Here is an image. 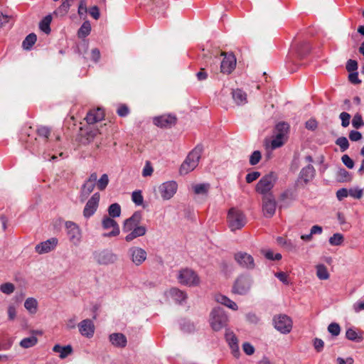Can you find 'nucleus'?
<instances>
[{"label":"nucleus","instance_id":"obj_9","mask_svg":"<svg viewBox=\"0 0 364 364\" xmlns=\"http://www.w3.org/2000/svg\"><path fill=\"white\" fill-rule=\"evenodd\" d=\"M252 281L247 276H240L235 281L232 292L235 294L243 295L248 292L251 287Z\"/></svg>","mask_w":364,"mask_h":364},{"label":"nucleus","instance_id":"obj_25","mask_svg":"<svg viewBox=\"0 0 364 364\" xmlns=\"http://www.w3.org/2000/svg\"><path fill=\"white\" fill-rule=\"evenodd\" d=\"M146 228L144 225H139L134 228L125 237L127 242H131L136 237L144 236L146 233Z\"/></svg>","mask_w":364,"mask_h":364},{"label":"nucleus","instance_id":"obj_37","mask_svg":"<svg viewBox=\"0 0 364 364\" xmlns=\"http://www.w3.org/2000/svg\"><path fill=\"white\" fill-rule=\"evenodd\" d=\"M24 307L29 313L33 314L37 311L38 301L33 297L28 298L24 302Z\"/></svg>","mask_w":364,"mask_h":364},{"label":"nucleus","instance_id":"obj_23","mask_svg":"<svg viewBox=\"0 0 364 364\" xmlns=\"http://www.w3.org/2000/svg\"><path fill=\"white\" fill-rule=\"evenodd\" d=\"M104 118V111L98 108L97 109L90 111L85 117V120L89 124H95L101 121Z\"/></svg>","mask_w":364,"mask_h":364},{"label":"nucleus","instance_id":"obj_61","mask_svg":"<svg viewBox=\"0 0 364 364\" xmlns=\"http://www.w3.org/2000/svg\"><path fill=\"white\" fill-rule=\"evenodd\" d=\"M37 132L40 136H43L47 139L50 134V130L47 127H41L38 129Z\"/></svg>","mask_w":364,"mask_h":364},{"label":"nucleus","instance_id":"obj_21","mask_svg":"<svg viewBox=\"0 0 364 364\" xmlns=\"http://www.w3.org/2000/svg\"><path fill=\"white\" fill-rule=\"evenodd\" d=\"M58 245V239L51 237L38 244L35 249L38 254H45L53 250Z\"/></svg>","mask_w":364,"mask_h":364},{"label":"nucleus","instance_id":"obj_48","mask_svg":"<svg viewBox=\"0 0 364 364\" xmlns=\"http://www.w3.org/2000/svg\"><path fill=\"white\" fill-rule=\"evenodd\" d=\"M262 253L264 255V257L269 260H279L282 259V255L279 253H277L274 255L273 252L270 250H262Z\"/></svg>","mask_w":364,"mask_h":364},{"label":"nucleus","instance_id":"obj_51","mask_svg":"<svg viewBox=\"0 0 364 364\" xmlns=\"http://www.w3.org/2000/svg\"><path fill=\"white\" fill-rule=\"evenodd\" d=\"M328 332L333 336H337L340 334L341 327L337 323H331L328 326Z\"/></svg>","mask_w":364,"mask_h":364},{"label":"nucleus","instance_id":"obj_47","mask_svg":"<svg viewBox=\"0 0 364 364\" xmlns=\"http://www.w3.org/2000/svg\"><path fill=\"white\" fill-rule=\"evenodd\" d=\"M352 126L355 129H360L364 126V122L360 114L356 113L352 119Z\"/></svg>","mask_w":364,"mask_h":364},{"label":"nucleus","instance_id":"obj_44","mask_svg":"<svg viewBox=\"0 0 364 364\" xmlns=\"http://www.w3.org/2000/svg\"><path fill=\"white\" fill-rule=\"evenodd\" d=\"M343 235L341 233H335L329 238V243L333 246L341 245L343 242Z\"/></svg>","mask_w":364,"mask_h":364},{"label":"nucleus","instance_id":"obj_41","mask_svg":"<svg viewBox=\"0 0 364 364\" xmlns=\"http://www.w3.org/2000/svg\"><path fill=\"white\" fill-rule=\"evenodd\" d=\"M316 275L318 278L321 280L328 279L329 278V274L327 268L323 264H318L316 266Z\"/></svg>","mask_w":364,"mask_h":364},{"label":"nucleus","instance_id":"obj_63","mask_svg":"<svg viewBox=\"0 0 364 364\" xmlns=\"http://www.w3.org/2000/svg\"><path fill=\"white\" fill-rule=\"evenodd\" d=\"M348 79L351 83L355 85H358L361 82V80L358 78V73L356 71L350 73L348 75Z\"/></svg>","mask_w":364,"mask_h":364},{"label":"nucleus","instance_id":"obj_57","mask_svg":"<svg viewBox=\"0 0 364 364\" xmlns=\"http://www.w3.org/2000/svg\"><path fill=\"white\" fill-rule=\"evenodd\" d=\"M259 176L260 173L259 171H252L247 174L245 179L247 183H250L257 180Z\"/></svg>","mask_w":364,"mask_h":364},{"label":"nucleus","instance_id":"obj_45","mask_svg":"<svg viewBox=\"0 0 364 364\" xmlns=\"http://www.w3.org/2000/svg\"><path fill=\"white\" fill-rule=\"evenodd\" d=\"M335 143L340 147V149L342 152L346 151L349 148L348 140L345 136L338 137L336 140Z\"/></svg>","mask_w":364,"mask_h":364},{"label":"nucleus","instance_id":"obj_6","mask_svg":"<svg viewBox=\"0 0 364 364\" xmlns=\"http://www.w3.org/2000/svg\"><path fill=\"white\" fill-rule=\"evenodd\" d=\"M92 255L95 261L100 265H109L114 264L118 259L116 254L107 249L96 250Z\"/></svg>","mask_w":364,"mask_h":364},{"label":"nucleus","instance_id":"obj_15","mask_svg":"<svg viewBox=\"0 0 364 364\" xmlns=\"http://www.w3.org/2000/svg\"><path fill=\"white\" fill-rule=\"evenodd\" d=\"M225 338L231 350L232 355L235 358H238L240 355V352L238 345V339L235 334L230 329H226Z\"/></svg>","mask_w":364,"mask_h":364},{"label":"nucleus","instance_id":"obj_19","mask_svg":"<svg viewBox=\"0 0 364 364\" xmlns=\"http://www.w3.org/2000/svg\"><path fill=\"white\" fill-rule=\"evenodd\" d=\"M235 259L243 268L253 269L255 262L253 257L246 252H238L235 255Z\"/></svg>","mask_w":364,"mask_h":364},{"label":"nucleus","instance_id":"obj_10","mask_svg":"<svg viewBox=\"0 0 364 364\" xmlns=\"http://www.w3.org/2000/svg\"><path fill=\"white\" fill-rule=\"evenodd\" d=\"M262 212L266 218H272L276 211L277 202L273 195L262 196Z\"/></svg>","mask_w":364,"mask_h":364},{"label":"nucleus","instance_id":"obj_62","mask_svg":"<svg viewBox=\"0 0 364 364\" xmlns=\"http://www.w3.org/2000/svg\"><path fill=\"white\" fill-rule=\"evenodd\" d=\"M349 139L352 141H358L362 139V134L358 131H350L349 133Z\"/></svg>","mask_w":364,"mask_h":364},{"label":"nucleus","instance_id":"obj_18","mask_svg":"<svg viewBox=\"0 0 364 364\" xmlns=\"http://www.w3.org/2000/svg\"><path fill=\"white\" fill-rule=\"evenodd\" d=\"M142 220V213L141 211H136L133 215L126 219L124 222L122 230L125 232L131 231L134 228L139 225Z\"/></svg>","mask_w":364,"mask_h":364},{"label":"nucleus","instance_id":"obj_55","mask_svg":"<svg viewBox=\"0 0 364 364\" xmlns=\"http://www.w3.org/2000/svg\"><path fill=\"white\" fill-rule=\"evenodd\" d=\"M87 1L86 0H80L79 6H78V10H77L78 15L80 17H82V16L85 15L87 14Z\"/></svg>","mask_w":364,"mask_h":364},{"label":"nucleus","instance_id":"obj_50","mask_svg":"<svg viewBox=\"0 0 364 364\" xmlns=\"http://www.w3.org/2000/svg\"><path fill=\"white\" fill-rule=\"evenodd\" d=\"M262 154L259 151H254L250 156V164L252 166L257 164L261 160Z\"/></svg>","mask_w":364,"mask_h":364},{"label":"nucleus","instance_id":"obj_29","mask_svg":"<svg viewBox=\"0 0 364 364\" xmlns=\"http://www.w3.org/2000/svg\"><path fill=\"white\" fill-rule=\"evenodd\" d=\"M53 350L55 353H59V357L61 359L65 358L73 352L72 346L70 345L65 346H61L59 344H56L53 346Z\"/></svg>","mask_w":364,"mask_h":364},{"label":"nucleus","instance_id":"obj_1","mask_svg":"<svg viewBox=\"0 0 364 364\" xmlns=\"http://www.w3.org/2000/svg\"><path fill=\"white\" fill-rule=\"evenodd\" d=\"M203 152V146L201 145L196 146L187 156L186 159L180 167V173L182 175L187 174L190 171L194 170L198 165L199 160Z\"/></svg>","mask_w":364,"mask_h":364},{"label":"nucleus","instance_id":"obj_17","mask_svg":"<svg viewBox=\"0 0 364 364\" xmlns=\"http://www.w3.org/2000/svg\"><path fill=\"white\" fill-rule=\"evenodd\" d=\"M177 119L175 115L164 114L154 118V124L161 128H170L175 125Z\"/></svg>","mask_w":364,"mask_h":364},{"label":"nucleus","instance_id":"obj_42","mask_svg":"<svg viewBox=\"0 0 364 364\" xmlns=\"http://www.w3.org/2000/svg\"><path fill=\"white\" fill-rule=\"evenodd\" d=\"M108 213L112 218H117L121 214V207L118 203H112L108 208Z\"/></svg>","mask_w":364,"mask_h":364},{"label":"nucleus","instance_id":"obj_60","mask_svg":"<svg viewBox=\"0 0 364 364\" xmlns=\"http://www.w3.org/2000/svg\"><path fill=\"white\" fill-rule=\"evenodd\" d=\"M243 351L248 355H251L255 353L254 346L250 343H244L242 345Z\"/></svg>","mask_w":364,"mask_h":364},{"label":"nucleus","instance_id":"obj_2","mask_svg":"<svg viewBox=\"0 0 364 364\" xmlns=\"http://www.w3.org/2000/svg\"><path fill=\"white\" fill-rule=\"evenodd\" d=\"M210 325L213 331H219L228 323V316L221 307H215L210 313Z\"/></svg>","mask_w":364,"mask_h":364},{"label":"nucleus","instance_id":"obj_20","mask_svg":"<svg viewBox=\"0 0 364 364\" xmlns=\"http://www.w3.org/2000/svg\"><path fill=\"white\" fill-rule=\"evenodd\" d=\"M79 332L82 336L90 338L95 333V325L90 319H84L78 323Z\"/></svg>","mask_w":364,"mask_h":364},{"label":"nucleus","instance_id":"obj_38","mask_svg":"<svg viewBox=\"0 0 364 364\" xmlns=\"http://www.w3.org/2000/svg\"><path fill=\"white\" fill-rule=\"evenodd\" d=\"M91 31V24L89 21H85L83 22L80 28L77 31V36L79 38H85L87 37Z\"/></svg>","mask_w":364,"mask_h":364},{"label":"nucleus","instance_id":"obj_52","mask_svg":"<svg viewBox=\"0 0 364 364\" xmlns=\"http://www.w3.org/2000/svg\"><path fill=\"white\" fill-rule=\"evenodd\" d=\"M108 183H109L108 176L105 173L97 181V187L100 191H102L107 187Z\"/></svg>","mask_w":364,"mask_h":364},{"label":"nucleus","instance_id":"obj_59","mask_svg":"<svg viewBox=\"0 0 364 364\" xmlns=\"http://www.w3.org/2000/svg\"><path fill=\"white\" fill-rule=\"evenodd\" d=\"M87 11L94 19L97 20L100 18V10L97 6H92Z\"/></svg>","mask_w":364,"mask_h":364},{"label":"nucleus","instance_id":"obj_13","mask_svg":"<svg viewBox=\"0 0 364 364\" xmlns=\"http://www.w3.org/2000/svg\"><path fill=\"white\" fill-rule=\"evenodd\" d=\"M177 183L173 181H166L159 186V192L164 200L171 198L177 191Z\"/></svg>","mask_w":364,"mask_h":364},{"label":"nucleus","instance_id":"obj_58","mask_svg":"<svg viewBox=\"0 0 364 364\" xmlns=\"http://www.w3.org/2000/svg\"><path fill=\"white\" fill-rule=\"evenodd\" d=\"M346 69L348 72H355L358 69V63L355 60H348L346 63Z\"/></svg>","mask_w":364,"mask_h":364},{"label":"nucleus","instance_id":"obj_4","mask_svg":"<svg viewBox=\"0 0 364 364\" xmlns=\"http://www.w3.org/2000/svg\"><path fill=\"white\" fill-rule=\"evenodd\" d=\"M277 180V174L274 172H270L259 179L256 185L255 191L262 195V196L273 195L272 189L274 188Z\"/></svg>","mask_w":364,"mask_h":364},{"label":"nucleus","instance_id":"obj_39","mask_svg":"<svg viewBox=\"0 0 364 364\" xmlns=\"http://www.w3.org/2000/svg\"><path fill=\"white\" fill-rule=\"evenodd\" d=\"M352 180L351 174L345 168H341L337 173V181L339 182H350Z\"/></svg>","mask_w":364,"mask_h":364},{"label":"nucleus","instance_id":"obj_31","mask_svg":"<svg viewBox=\"0 0 364 364\" xmlns=\"http://www.w3.org/2000/svg\"><path fill=\"white\" fill-rule=\"evenodd\" d=\"M170 296L178 303H182L186 300V294L177 288H172L169 291Z\"/></svg>","mask_w":364,"mask_h":364},{"label":"nucleus","instance_id":"obj_16","mask_svg":"<svg viewBox=\"0 0 364 364\" xmlns=\"http://www.w3.org/2000/svg\"><path fill=\"white\" fill-rule=\"evenodd\" d=\"M100 197V193H95L88 200L83 210L85 218H89L96 212L99 205Z\"/></svg>","mask_w":364,"mask_h":364},{"label":"nucleus","instance_id":"obj_46","mask_svg":"<svg viewBox=\"0 0 364 364\" xmlns=\"http://www.w3.org/2000/svg\"><path fill=\"white\" fill-rule=\"evenodd\" d=\"M15 290L14 285L11 282H6L0 285V291L5 294H11Z\"/></svg>","mask_w":364,"mask_h":364},{"label":"nucleus","instance_id":"obj_26","mask_svg":"<svg viewBox=\"0 0 364 364\" xmlns=\"http://www.w3.org/2000/svg\"><path fill=\"white\" fill-rule=\"evenodd\" d=\"M100 134V132L98 129H87L82 134L81 142L84 144H88Z\"/></svg>","mask_w":364,"mask_h":364},{"label":"nucleus","instance_id":"obj_33","mask_svg":"<svg viewBox=\"0 0 364 364\" xmlns=\"http://www.w3.org/2000/svg\"><path fill=\"white\" fill-rule=\"evenodd\" d=\"M52 21V17L50 15L46 16L39 23V28L46 34H49L50 33V23Z\"/></svg>","mask_w":364,"mask_h":364},{"label":"nucleus","instance_id":"obj_3","mask_svg":"<svg viewBox=\"0 0 364 364\" xmlns=\"http://www.w3.org/2000/svg\"><path fill=\"white\" fill-rule=\"evenodd\" d=\"M289 130V124L281 122L276 124L274 129L273 139L271 141V148L275 149L284 144L287 139V134Z\"/></svg>","mask_w":364,"mask_h":364},{"label":"nucleus","instance_id":"obj_54","mask_svg":"<svg viewBox=\"0 0 364 364\" xmlns=\"http://www.w3.org/2000/svg\"><path fill=\"white\" fill-rule=\"evenodd\" d=\"M348 191L350 196L357 199L361 198L363 195V190L359 188H350Z\"/></svg>","mask_w":364,"mask_h":364},{"label":"nucleus","instance_id":"obj_8","mask_svg":"<svg viewBox=\"0 0 364 364\" xmlns=\"http://www.w3.org/2000/svg\"><path fill=\"white\" fill-rule=\"evenodd\" d=\"M178 280L181 284L188 287L197 286L200 282L197 274L190 269L181 270L178 275Z\"/></svg>","mask_w":364,"mask_h":364},{"label":"nucleus","instance_id":"obj_40","mask_svg":"<svg viewBox=\"0 0 364 364\" xmlns=\"http://www.w3.org/2000/svg\"><path fill=\"white\" fill-rule=\"evenodd\" d=\"M38 342V338L33 336L31 337L25 338L20 342L21 347L23 348H28L34 346Z\"/></svg>","mask_w":364,"mask_h":364},{"label":"nucleus","instance_id":"obj_56","mask_svg":"<svg viewBox=\"0 0 364 364\" xmlns=\"http://www.w3.org/2000/svg\"><path fill=\"white\" fill-rule=\"evenodd\" d=\"M341 161L343 163V164L348 168H353L354 167V161L350 159V157L348 155H343L341 157Z\"/></svg>","mask_w":364,"mask_h":364},{"label":"nucleus","instance_id":"obj_11","mask_svg":"<svg viewBox=\"0 0 364 364\" xmlns=\"http://www.w3.org/2000/svg\"><path fill=\"white\" fill-rule=\"evenodd\" d=\"M221 55L224 58L220 64V71L223 74L229 75L235 68L236 58L232 53H222Z\"/></svg>","mask_w":364,"mask_h":364},{"label":"nucleus","instance_id":"obj_5","mask_svg":"<svg viewBox=\"0 0 364 364\" xmlns=\"http://www.w3.org/2000/svg\"><path fill=\"white\" fill-rule=\"evenodd\" d=\"M227 221L231 231L241 229L247 223L246 218L243 213L235 208H232L229 210Z\"/></svg>","mask_w":364,"mask_h":364},{"label":"nucleus","instance_id":"obj_28","mask_svg":"<svg viewBox=\"0 0 364 364\" xmlns=\"http://www.w3.org/2000/svg\"><path fill=\"white\" fill-rule=\"evenodd\" d=\"M215 301L218 303L225 305L234 311H236L238 309L237 304L232 301L231 299H230L226 296L222 294H217L215 296Z\"/></svg>","mask_w":364,"mask_h":364},{"label":"nucleus","instance_id":"obj_7","mask_svg":"<svg viewBox=\"0 0 364 364\" xmlns=\"http://www.w3.org/2000/svg\"><path fill=\"white\" fill-rule=\"evenodd\" d=\"M273 325L281 333L287 334L291 331L292 321L286 314H278L273 318Z\"/></svg>","mask_w":364,"mask_h":364},{"label":"nucleus","instance_id":"obj_24","mask_svg":"<svg viewBox=\"0 0 364 364\" xmlns=\"http://www.w3.org/2000/svg\"><path fill=\"white\" fill-rule=\"evenodd\" d=\"M109 339L113 346L118 348L125 347L127 343L126 336L121 333H114L110 334Z\"/></svg>","mask_w":364,"mask_h":364},{"label":"nucleus","instance_id":"obj_12","mask_svg":"<svg viewBox=\"0 0 364 364\" xmlns=\"http://www.w3.org/2000/svg\"><path fill=\"white\" fill-rule=\"evenodd\" d=\"M65 225L70 241L75 245H78L81 240V230L78 225L72 221H67Z\"/></svg>","mask_w":364,"mask_h":364},{"label":"nucleus","instance_id":"obj_30","mask_svg":"<svg viewBox=\"0 0 364 364\" xmlns=\"http://www.w3.org/2000/svg\"><path fill=\"white\" fill-rule=\"evenodd\" d=\"M232 95L235 102L238 105H245L247 102V94L240 89L233 90Z\"/></svg>","mask_w":364,"mask_h":364},{"label":"nucleus","instance_id":"obj_32","mask_svg":"<svg viewBox=\"0 0 364 364\" xmlns=\"http://www.w3.org/2000/svg\"><path fill=\"white\" fill-rule=\"evenodd\" d=\"M346 337L347 339L354 342H361L363 341V336L361 333L356 331L353 328H349L346 330Z\"/></svg>","mask_w":364,"mask_h":364},{"label":"nucleus","instance_id":"obj_36","mask_svg":"<svg viewBox=\"0 0 364 364\" xmlns=\"http://www.w3.org/2000/svg\"><path fill=\"white\" fill-rule=\"evenodd\" d=\"M37 37L33 33L28 34L22 43V47L26 50H31L32 46L36 42Z\"/></svg>","mask_w":364,"mask_h":364},{"label":"nucleus","instance_id":"obj_53","mask_svg":"<svg viewBox=\"0 0 364 364\" xmlns=\"http://www.w3.org/2000/svg\"><path fill=\"white\" fill-rule=\"evenodd\" d=\"M339 118L341 120V126L343 127H347L350 124V114L348 112H343L340 114Z\"/></svg>","mask_w":364,"mask_h":364},{"label":"nucleus","instance_id":"obj_35","mask_svg":"<svg viewBox=\"0 0 364 364\" xmlns=\"http://www.w3.org/2000/svg\"><path fill=\"white\" fill-rule=\"evenodd\" d=\"M210 189V184L208 183H198L193 186V190L197 195L207 196Z\"/></svg>","mask_w":364,"mask_h":364},{"label":"nucleus","instance_id":"obj_27","mask_svg":"<svg viewBox=\"0 0 364 364\" xmlns=\"http://www.w3.org/2000/svg\"><path fill=\"white\" fill-rule=\"evenodd\" d=\"M299 58L305 56L310 52L311 46L309 42L303 41L296 44L294 48Z\"/></svg>","mask_w":364,"mask_h":364},{"label":"nucleus","instance_id":"obj_64","mask_svg":"<svg viewBox=\"0 0 364 364\" xmlns=\"http://www.w3.org/2000/svg\"><path fill=\"white\" fill-rule=\"evenodd\" d=\"M314 346L317 352H321L324 346V342L320 339L316 338L314 341Z\"/></svg>","mask_w":364,"mask_h":364},{"label":"nucleus","instance_id":"obj_43","mask_svg":"<svg viewBox=\"0 0 364 364\" xmlns=\"http://www.w3.org/2000/svg\"><path fill=\"white\" fill-rule=\"evenodd\" d=\"M102 225L104 229L119 228L117 223L112 218L105 217L102 220Z\"/></svg>","mask_w":364,"mask_h":364},{"label":"nucleus","instance_id":"obj_14","mask_svg":"<svg viewBox=\"0 0 364 364\" xmlns=\"http://www.w3.org/2000/svg\"><path fill=\"white\" fill-rule=\"evenodd\" d=\"M128 255L132 262L136 266L141 265L147 257L146 252L139 247H132L128 250Z\"/></svg>","mask_w":364,"mask_h":364},{"label":"nucleus","instance_id":"obj_22","mask_svg":"<svg viewBox=\"0 0 364 364\" xmlns=\"http://www.w3.org/2000/svg\"><path fill=\"white\" fill-rule=\"evenodd\" d=\"M315 168L311 164L304 167L299 173V179L302 180L305 184L311 181L315 176Z\"/></svg>","mask_w":364,"mask_h":364},{"label":"nucleus","instance_id":"obj_49","mask_svg":"<svg viewBox=\"0 0 364 364\" xmlns=\"http://www.w3.org/2000/svg\"><path fill=\"white\" fill-rule=\"evenodd\" d=\"M132 201L137 205H142L144 202V198L141 191H135L132 194Z\"/></svg>","mask_w":364,"mask_h":364},{"label":"nucleus","instance_id":"obj_34","mask_svg":"<svg viewBox=\"0 0 364 364\" xmlns=\"http://www.w3.org/2000/svg\"><path fill=\"white\" fill-rule=\"evenodd\" d=\"M95 186V185L94 183L85 181L80 191V198L82 201L85 200L87 198V196L92 192Z\"/></svg>","mask_w":364,"mask_h":364}]
</instances>
